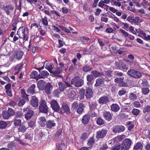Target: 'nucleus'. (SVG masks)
<instances>
[{"label": "nucleus", "instance_id": "obj_59", "mask_svg": "<svg viewBox=\"0 0 150 150\" xmlns=\"http://www.w3.org/2000/svg\"><path fill=\"white\" fill-rule=\"evenodd\" d=\"M35 5L36 7L37 8L39 9L42 10L43 9V7L42 6L40 5V3H37L35 4Z\"/></svg>", "mask_w": 150, "mask_h": 150}, {"label": "nucleus", "instance_id": "obj_48", "mask_svg": "<svg viewBox=\"0 0 150 150\" xmlns=\"http://www.w3.org/2000/svg\"><path fill=\"white\" fill-rule=\"evenodd\" d=\"M23 65V64L22 63H20L16 65L14 68L15 70V71H19Z\"/></svg>", "mask_w": 150, "mask_h": 150}, {"label": "nucleus", "instance_id": "obj_12", "mask_svg": "<svg viewBox=\"0 0 150 150\" xmlns=\"http://www.w3.org/2000/svg\"><path fill=\"white\" fill-rule=\"evenodd\" d=\"M103 116L105 119L110 121L112 119V115L110 112L105 111L103 112Z\"/></svg>", "mask_w": 150, "mask_h": 150}, {"label": "nucleus", "instance_id": "obj_1", "mask_svg": "<svg viewBox=\"0 0 150 150\" xmlns=\"http://www.w3.org/2000/svg\"><path fill=\"white\" fill-rule=\"evenodd\" d=\"M28 27L22 26L20 27L17 32V34L19 38L23 39L25 41L28 40Z\"/></svg>", "mask_w": 150, "mask_h": 150}, {"label": "nucleus", "instance_id": "obj_10", "mask_svg": "<svg viewBox=\"0 0 150 150\" xmlns=\"http://www.w3.org/2000/svg\"><path fill=\"white\" fill-rule=\"evenodd\" d=\"M110 101V100L108 96H104L100 98L98 100L99 104L103 105L106 104Z\"/></svg>", "mask_w": 150, "mask_h": 150}, {"label": "nucleus", "instance_id": "obj_45", "mask_svg": "<svg viewBox=\"0 0 150 150\" xmlns=\"http://www.w3.org/2000/svg\"><path fill=\"white\" fill-rule=\"evenodd\" d=\"M26 129V128L23 125H21L18 128V131L19 132H24Z\"/></svg>", "mask_w": 150, "mask_h": 150}, {"label": "nucleus", "instance_id": "obj_13", "mask_svg": "<svg viewBox=\"0 0 150 150\" xmlns=\"http://www.w3.org/2000/svg\"><path fill=\"white\" fill-rule=\"evenodd\" d=\"M38 100L35 96L32 97L30 103L33 107L35 108L37 107L38 105Z\"/></svg>", "mask_w": 150, "mask_h": 150}, {"label": "nucleus", "instance_id": "obj_34", "mask_svg": "<svg viewBox=\"0 0 150 150\" xmlns=\"http://www.w3.org/2000/svg\"><path fill=\"white\" fill-rule=\"evenodd\" d=\"M129 98L130 100H135L137 98V96L136 94L132 93H130L129 96Z\"/></svg>", "mask_w": 150, "mask_h": 150}, {"label": "nucleus", "instance_id": "obj_62", "mask_svg": "<svg viewBox=\"0 0 150 150\" xmlns=\"http://www.w3.org/2000/svg\"><path fill=\"white\" fill-rule=\"evenodd\" d=\"M125 49L123 48H120L117 50V52L119 54H124L125 52Z\"/></svg>", "mask_w": 150, "mask_h": 150}, {"label": "nucleus", "instance_id": "obj_14", "mask_svg": "<svg viewBox=\"0 0 150 150\" xmlns=\"http://www.w3.org/2000/svg\"><path fill=\"white\" fill-rule=\"evenodd\" d=\"M62 110L67 114H69L71 113V111L68 105L66 103H63L61 107Z\"/></svg>", "mask_w": 150, "mask_h": 150}, {"label": "nucleus", "instance_id": "obj_47", "mask_svg": "<svg viewBox=\"0 0 150 150\" xmlns=\"http://www.w3.org/2000/svg\"><path fill=\"white\" fill-rule=\"evenodd\" d=\"M42 22L45 26H47L48 25L47 18L46 16H45L44 18H42Z\"/></svg>", "mask_w": 150, "mask_h": 150}, {"label": "nucleus", "instance_id": "obj_55", "mask_svg": "<svg viewBox=\"0 0 150 150\" xmlns=\"http://www.w3.org/2000/svg\"><path fill=\"white\" fill-rule=\"evenodd\" d=\"M125 137V136L124 135H121L115 137V139L116 141H120L122 140Z\"/></svg>", "mask_w": 150, "mask_h": 150}, {"label": "nucleus", "instance_id": "obj_36", "mask_svg": "<svg viewBox=\"0 0 150 150\" xmlns=\"http://www.w3.org/2000/svg\"><path fill=\"white\" fill-rule=\"evenodd\" d=\"M13 123L15 126L19 127L21 125V121L20 120L15 119L14 120Z\"/></svg>", "mask_w": 150, "mask_h": 150}, {"label": "nucleus", "instance_id": "obj_64", "mask_svg": "<svg viewBox=\"0 0 150 150\" xmlns=\"http://www.w3.org/2000/svg\"><path fill=\"white\" fill-rule=\"evenodd\" d=\"M122 67V69L124 70L125 69L127 70L128 69V67L127 65L125 64L124 63L122 62V64L120 65V68Z\"/></svg>", "mask_w": 150, "mask_h": 150}, {"label": "nucleus", "instance_id": "obj_21", "mask_svg": "<svg viewBox=\"0 0 150 150\" xmlns=\"http://www.w3.org/2000/svg\"><path fill=\"white\" fill-rule=\"evenodd\" d=\"M85 106L84 104L82 103H80L79 105V107L77 110V112L79 114H81L84 111V108Z\"/></svg>", "mask_w": 150, "mask_h": 150}, {"label": "nucleus", "instance_id": "obj_46", "mask_svg": "<svg viewBox=\"0 0 150 150\" xmlns=\"http://www.w3.org/2000/svg\"><path fill=\"white\" fill-rule=\"evenodd\" d=\"M119 31L121 32L125 38L127 37L129 35V34L127 32L123 29H120Z\"/></svg>", "mask_w": 150, "mask_h": 150}, {"label": "nucleus", "instance_id": "obj_16", "mask_svg": "<svg viewBox=\"0 0 150 150\" xmlns=\"http://www.w3.org/2000/svg\"><path fill=\"white\" fill-rule=\"evenodd\" d=\"M46 120L45 117L41 116L38 118V122L39 125L42 127H45Z\"/></svg>", "mask_w": 150, "mask_h": 150}, {"label": "nucleus", "instance_id": "obj_8", "mask_svg": "<svg viewBox=\"0 0 150 150\" xmlns=\"http://www.w3.org/2000/svg\"><path fill=\"white\" fill-rule=\"evenodd\" d=\"M108 131L106 129H102L96 132V137L97 139H102L105 137L107 134Z\"/></svg>", "mask_w": 150, "mask_h": 150}, {"label": "nucleus", "instance_id": "obj_24", "mask_svg": "<svg viewBox=\"0 0 150 150\" xmlns=\"http://www.w3.org/2000/svg\"><path fill=\"white\" fill-rule=\"evenodd\" d=\"M111 110L114 112H117L120 109V108L118 105L117 104H113L111 105Z\"/></svg>", "mask_w": 150, "mask_h": 150}, {"label": "nucleus", "instance_id": "obj_9", "mask_svg": "<svg viewBox=\"0 0 150 150\" xmlns=\"http://www.w3.org/2000/svg\"><path fill=\"white\" fill-rule=\"evenodd\" d=\"M14 9V7L11 5H8L4 6L3 10L6 14L8 15Z\"/></svg>", "mask_w": 150, "mask_h": 150}, {"label": "nucleus", "instance_id": "obj_41", "mask_svg": "<svg viewBox=\"0 0 150 150\" xmlns=\"http://www.w3.org/2000/svg\"><path fill=\"white\" fill-rule=\"evenodd\" d=\"M7 112H8L10 117L13 116L15 114L14 110L11 108H8Z\"/></svg>", "mask_w": 150, "mask_h": 150}, {"label": "nucleus", "instance_id": "obj_27", "mask_svg": "<svg viewBox=\"0 0 150 150\" xmlns=\"http://www.w3.org/2000/svg\"><path fill=\"white\" fill-rule=\"evenodd\" d=\"M45 65V68L47 69L50 72V71H52L51 69L52 68V65H51L50 63H49L47 62V61L45 62L44 65Z\"/></svg>", "mask_w": 150, "mask_h": 150}, {"label": "nucleus", "instance_id": "obj_54", "mask_svg": "<svg viewBox=\"0 0 150 150\" xmlns=\"http://www.w3.org/2000/svg\"><path fill=\"white\" fill-rule=\"evenodd\" d=\"M91 69H92V68L88 66H84L83 68V71L85 72L89 71Z\"/></svg>", "mask_w": 150, "mask_h": 150}, {"label": "nucleus", "instance_id": "obj_39", "mask_svg": "<svg viewBox=\"0 0 150 150\" xmlns=\"http://www.w3.org/2000/svg\"><path fill=\"white\" fill-rule=\"evenodd\" d=\"M93 76L92 74H88L86 76L87 81L88 82H91L94 79Z\"/></svg>", "mask_w": 150, "mask_h": 150}, {"label": "nucleus", "instance_id": "obj_53", "mask_svg": "<svg viewBox=\"0 0 150 150\" xmlns=\"http://www.w3.org/2000/svg\"><path fill=\"white\" fill-rule=\"evenodd\" d=\"M126 92V90L125 89H122L119 91L118 94L120 96H121L125 94Z\"/></svg>", "mask_w": 150, "mask_h": 150}, {"label": "nucleus", "instance_id": "obj_57", "mask_svg": "<svg viewBox=\"0 0 150 150\" xmlns=\"http://www.w3.org/2000/svg\"><path fill=\"white\" fill-rule=\"evenodd\" d=\"M142 146V144L138 142L137 143L136 145L134 146V149L136 150L141 149Z\"/></svg>", "mask_w": 150, "mask_h": 150}, {"label": "nucleus", "instance_id": "obj_2", "mask_svg": "<svg viewBox=\"0 0 150 150\" xmlns=\"http://www.w3.org/2000/svg\"><path fill=\"white\" fill-rule=\"evenodd\" d=\"M127 74L135 79L139 78L142 76L141 72L134 69H129L127 71Z\"/></svg>", "mask_w": 150, "mask_h": 150}, {"label": "nucleus", "instance_id": "obj_32", "mask_svg": "<svg viewBox=\"0 0 150 150\" xmlns=\"http://www.w3.org/2000/svg\"><path fill=\"white\" fill-rule=\"evenodd\" d=\"M30 76L32 78L34 79L39 78V76L38 72L35 71L32 72Z\"/></svg>", "mask_w": 150, "mask_h": 150}, {"label": "nucleus", "instance_id": "obj_31", "mask_svg": "<svg viewBox=\"0 0 150 150\" xmlns=\"http://www.w3.org/2000/svg\"><path fill=\"white\" fill-rule=\"evenodd\" d=\"M76 95V92L74 91H71L68 95L69 97L72 99H74Z\"/></svg>", "mask_w": 150, "mask_h": 150}, {"label": "nucleus", "instance_id": "obj_44", "mask_svg": "<svg viewBox=\"0 0 150 150\" xmlns=\"http://www.w3.org/2000/svg\"><path fill=\"white\" fill-rule=\"evenodd\" d=\"M79 104L77 101H75L72 105V108L74 110H76L78 107Z\"/></svg>", "mask_w": 150, "mask_h": 150}, {"label": "nucleus", "instance_id": "obj_42", "mask_svg": "<svg viewBox=\"0 0 150 150\" xmlns=\"http://www.w3.org/2000/svg\"><path fill=\"white\" fill-rule=\"evenodd\" d=\"M85 90L84 89H81L79 92L80 96H81V98H83L85 95Z\"/></svg>", "mask_w": 150, "mask_h": 150}, {"label": "nucleus", "instance_id": "obj_49", "mask_svg": "<svg viewBox=\"0 0 150 150\" xmlns=\"http://www.w3.org/2000/svg\"><path fill=\"white\" fill-rule=\"evenodd\" d=\"M7 124L5 121H1L0 122V128L4 129L5 128Z\"/></svg>", "mask_w": 150, "mask_h": 150}, {"label": "nucleus", "instance_id": "obj_18", "mask_svg": "<svg viewBox=\"0 0 150 150\" xmlns=\"http://www.w3.org/2000/svg\"><path fill=\"white\" fill-rule=\"evenodd\" d=\"M46 82L45 81L40 80L38 81L37 86L40 90H43L46 85Z\"/></svg>", "mask_w": 150, "mask_h": 150}, {"label": "nucleus", "instance_id": "obj_20", "mask_svg": "<svg viewBox=\"0 0 150 150\" xmlns=\"http://www.w3.org/2000/svg\"><path fill=\"white\" fill-rule=\"evenodd\" d=\"M93 93L92 90L91 88H88L86 89L85 96L87 99L91 98Z\"/></svg>", "mask_w": 150, "mask_h": 150}, {"label": "nucleus", "instance_id": "obj_28", "mask_svg": "<svg viewBox=\"0 0 150 150\" xmlns=\"http://www.w3.org/2000/svg\"><path fill=\"white\" fill-rule=\"evenodd\" d=\"M23 54V52L21 51H18L16 53V59L18 60H20L22 57Z\"/></svg>", "mask_w": 150, "mask_h": 150}, {"label": "nucleus", "instance_id": "obj_4", "mask_svg": "<svg viewBox=\"0 0 150 150\" xmlns=\"http://www.w3.org/2000/svg\"><path fill=\"white\" fill-rule=\"evenodd\" d=\"M132 143L131 140L129 139H125L122 142L120 147L121 150H129Z\"/></svg>", "mask_w": 150, "mask_h": 150}, {"label": "nucleus", "instance_id": "obj_17", "mask_svg": "<svg viewBox=\"0 0 150 150\" xmlns=\"http://www.w3.org/2000/svg\"><path fill=\"white\" fill-rule=\"evenodd\" d=\"M90 119V115L89 114H85L82 118V123L84 125L87 124L89 122Z\"/></svg>", "mask_w": 150, "mask_h": 150}, {"label": "nucleus", "instance_id": "obj_25", "mask_svg": "<svg viewBox=\"0 0 150 150\" xmlns=\"http://www.w3.org/2000/svg\"><path fill=\"white\" fill-rule=\"evenodd\" d=\"M35 84H32L28 90V92L30 94H33L35 93Z\"/></svg>", "mask_w": 150, "mask_h": 150}, {"label": "nucleus", "instance_id": "obj_23", "mask_svg": "<svg viewBox=\"0 0 150 150\" xmlns=\"http://www.w3.org/2000/svg\"><path fill=\"white\" fill-rule=\"evenodd\" d=\"M104 79L103 78H98L96 80V83L95 85V86L97 87L100 86L104 82Z\"/></svg>", "mask_w": 150, "mask_h": 150}, {"label": "nucleus", "instance_id": "obj_63", "mask_svg": "<svg viewBox=\"0 0 150 150\" xmlns=\"http://www.w3.org/2000/svg\"><path fill=\"white\" fill-rule=\"evenodd\" d=\"M25 139L28 140H31L33 138V135L31 134L27 133L25 135Z\"/></svg>", "mask_w": 150, "mask_h": 150}, {"label": "nucleus", "instance_id": "obj_35", "mask_svg": "<svg viewBox=\"0 0 150 150\" xmlns=\"http://www.w3.org/2000/svg\"><path fill=\"white\" fill-rule=\"evenodd\" d=\"M150 112V106H146L145 107L143 110V112L144 113L147 114Z\"/></svg>", "mask_w": 150, "mask_h": 150}, {"label": "nucleus", "instance_id": "obj_11", "mask_svg": "<svg viewBox=\"0 0 150 150\" xmlns=\"http://www.w3.org/2000/svg\"><path fill=\"white\" fill-rule=\"evenodd\" d=\"M51 105L52 108L54 111L57 112L59 110L60 107L57 101L54 100L52 101Z\"/></svg>", "mask_w": 150, "mask_h": 150}, {"label": "nucleus", "instance_id": "obj_61", "mask_svg": "<svg viewBox=\"0 0 150 150\" xmlns=\"http://www.w3.org/2000/svg\"><path fill=\"white\" fill-rule=\"evenodd\" d=\"M62 133V130L61 129H59L58 130L56 133V134L55 135L56 137L57 138H59L60 136L61 135V134Z\"/></svg>", "mask_w": 150, "mask_h": 150}, {"label": "nucleus", "instance_id": "obj_6", "mask_svg": "<svg viewBox=\"0 0 150 150\" xmlns=\"http://www.w3.org/2000/svg\"><path fill=\"white\" fill-rule=\"evenodd\" d=\"M125 129V127L122 125H116L113 127L112 131L114 133H120L123 132Z\"/></svg>", "mask_w": 150, "mask_h": 150}, {"label": "nucleus", "instance_id": "obj_26", "mask_svg": "<svg viewBox=\"0 0 150 150\" xmlns=\"http://www.w3.org/2000/svg\"><path fill=\"white\" fill-rule=\"evenodd\" d=\"M40 73V74L39 75V78H44L45 77L47 76L49 74V73L47 71H41Z\"/></svg>", "mask_w": 150, "mask_h": 150}, {"label": "nucleus", "instance_id": "obj_7", "mask_svg": "<svg viewBox=\"0 0 150 150\" xmlns=\"http://www.w3.org/2000/svg\"><path fill=\"white\" fill-rule=\"evenodd\" d=\"M53 87L51 83H48L46 84L44 89L43 90V92L46 93L47 95L50 94L53 89Z\"/></svg>", "mask_w": 150, "mask_h": 150}, {"label": "nucleus", "instance_id": "obj_38", "mask_svg": "<svg viewBox=\"0 0 150 150\" xmlns=\"http://www.w3.org/2000/svg\"><path fill=\"white\" fill-rule=\"evenodd\" d=\"M96 122L97 124L99 125H103L104 123V120L101 117H99L97 119Z\"/></svg>", "mask_w": 150, "mask_h": 150}, {"label": "nucleus", "instance_id": "obj_50", "mask_svg": "<svg viewBox=\"0 0 150 150\" xmlns=\"http://www.w3.org/2000/svg\"><path fill=\"white\" fill-rule=\"evenodd\" d=\"M111 2L112 4L115 6L120 7L121 6V3L118 1H117L114 0H111Z\"/></svg>", "mask_w": 150, "mask_h": 150}, {"label": "nucleus", "instance_id": "obj_51", "mask_svg": "<svg viewBox=\"0 0 150 150\" xmlns=\"http://www.w3.org/2000/svg\"><path fill=\"white\" fill-rule=\"evenodd\" d=\"M132 112L134 115L137 116L139 114L140 111L138 109L134 108L132 110Z\"/></svg>", "mask_w": 150, "mask_h": 150}, {"label": "nucleus", "instance_id": "obj_43", "mask_svg": "<svg viewBox=\"0 0 150 150\" xmlns=\"http://www.w3.org/2000/svg\"><path fill=\"white\" fill-rule=\"evenodd\" d=\"M106 75L108 77H111L112 76V71L110 70H108L105 71Z\"/></svg>", "mask_w": 150, "mask_h": 150}, {"label": "nucleus", "instance_id": "obj_22", "mask_svg": "<svg viewBox=\"0 0 150 150\" xmlns=\"http://www.w3.org/2000/svg\"><path fill=\"white\" fill-rule=\"evenodd\" d=\"M91 74L95 78L98 77L100 76L103 75V72H100L98 71L95 70L91 71Z\"/></svg>", "mask_w": 150, "mask_h": 150}, {"label": "nucleus", "instance_id": "obj_56", "mask_svg": "<svg viewBox=\"0 0 150 150\" xmlns=\"http://www.w3.org/2000/svg\"><path fill=\"white\" fill-rule=\"evenodd\" d=\"M21 96L23 98H27L28 96L26 93L25 92V91L24 89H22L21 90Z\"/></svg>", "mask_w": 150, "mask_h": 150}, {"label": "nucleus", "instance_id": "obj_5", "mask_svg": "<svg viewBox=\"0 0 150 150\" xmlns=\"http://www.w3.org/2000/svg\"><path fill=\"white\" fill-rule=\"evenodd\" d=\"M39 111L40 112L47 113L48 112V107L46 102L44 100L41 101L40 104L39 106Z\"/></svg>", "mask_w": 150, "mask_h": 150}, {"label": "nucleus", "instance_id": "obj_60", "mask_svg": "<svg viewBox=\"0 0 150 150\" xmlns=\"http://www.w3.org/2000/svg\"><path fill=\"white\" fill-rule=\"evenodd\" d=\"M149 90L148 88H143L142 89V92L144 94H146L149 92Z\"/></svg>", "mask_w": 150, "mask_h": 150}, {"label": "nucleus", "instance_id": "obj_52", "mask_svg": "<svg viewBox=\"0 0 150 150\" xmlns=\"http://www.w3.org/2000/svg\"><path fill=\"white\" fill-rule=\"evenodd\" d=\"M124 78H117L115 79V82L118 83V85L120 84L122 81H123Z\"/></svg>", "mask_w": 150, "mask_h": 150}, {"label": "nucleus", "instance_id": "obj_30", "mask_svg": "<svg viewBox=\"0 0 150 150\" xmlns=\"http://www.w3.org/2000/svg\"><path fill=\"white\" fill-rule=\"evenodd\" d=\"M2 114L3 118L4 119L8 120L10 117L8 112L6 110L3 111Z\"/></svg>", "mask_w": 150, "mask_h": 150}, {"label": "nucleus", "instance_id": "obj_33", "mask_svg": "<svg viewBox=\"0 0 150 150\" xmlns=\"http://www.w3.org/2000/svg\"><path fill=\"white\" fill-rule=\"evenodd\" d=\"M62 70L60 68H58L56 69L55 71H50V72L51 73L54 74H60L62 72Z\"/></svg>", "mask_w": 150, "mask_h": 150}, {"label": "nucleus", "instance_id": "obj_37", "mask_svg": "<svg viewBox=\"0 0 150 150\" xmlns=\"http://www.w3.org/2000/svg\"><path fill=\"white\" fill-rule=\"evenodd\" d=\"M79 67V65L75 66L73 65H71L69 68V71L70 72H72L75 69H77Z\"/></svg>", "mask_w": 150, "mask_h": 150}, {"label": "nucleus", "instance_id": "obj_19", "mask_svg": "<svg viewBox=\"0 0 150 150\" xmlns=\"http://www.w3.org/2000/svg\"><path fill=\"white\" fill-rule=\"evenodd\" d=\"M45 125L47 128L51 129L56 126V123L53 121L49 120L46 122Z\"/></svg>", "mask_w": 150, "mask_h": 150}, {"label": "nucleus", "instance_id": "obj_58", "mask_svg": "<svg viewBox=\"0 0 150 150\" xmlns=\"http://www.w3.org/2000/svg\"><path fill=\"white\" fill-rule=\"evenodd\" d=\"M94 142V139L92 138L88 140V142L87 144L89 146H91L93 144Z\"/></svg>", "mask_w": 150, "mask_h": 150}, {"label": "nucleus", "instance_id": "obj_15", "mask_svg": "<svg viewBox=\"0 0 150 150\" xmlns=\"http://www.w3.org/2000/svg\"><path fill=\"white\" fill-rule=\"evenodd\" d=\"M29 108L28 107L25 109V111H28L27 113L25 115V118L27 120L30 119L34 114V111L32 110H29Z\"/></svg>", "mask_w": 150, "mask_h": 150}, {"label": "nucleus", "instance_id": "obj_40", "mask_svg": "<svg viewBox=\"0 0 150 150\" xmlns=\"http://www.w3.org/2000/svg\"><path fill=\"white\" fill-rule=\"evenodd\" d=\"M25 100L24 99H22L18 101L17 105L19 107H22L25 103Z\"/></svg>", "mask_w": 150, "mask_h": 150}, {"label": "nucleus", "instance_id": "obj_3", "mask_svg": "<svg viewBox=\"0 0 150 150\" xmlns=\"http://www.w3.org/2000/svg\"><path fill=\"white\" fill-rule=\"evenodd\" d=\"M71 84L77 87H81L83 83V80L80 79L79 76H76L71 80Z\"/></svg>", "mask_w": 150, "mask_h": 150}, {"label": "nucleus", "instance_id": "obj_29", "mask_svg": "<svg viewBox=\"0 0 150 150\" xmlns=\"http://www.w3.org/2000/svg\"><path fill=\"white\" fill-rule=\"evenodd\" d=\"M58 85L59 89L61 91H63L66 87L65 84L61 82H58Z\"/></svg>", "mask_w": 150, "mask_h": 150}]
</instances>
